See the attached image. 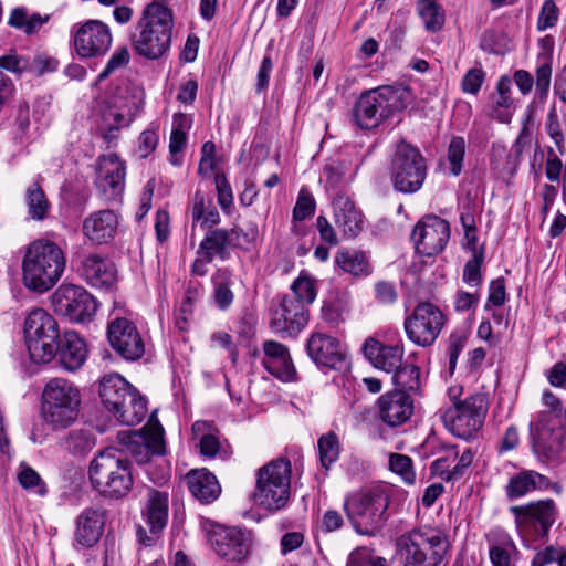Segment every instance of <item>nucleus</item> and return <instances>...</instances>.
Segmentation results:
<instances>
[{
    "mask_svg": "<svg viewBox=\"0 0 566 566\" xmlns=\"http://www.w3.org/2000/svg\"><path fill=\"white\" fill-rule=\"evenodd\" d=\"M126 168L117 155L99 156L96 161L95 187L105 200L111 201L122 196L125 188Z\"/></svg>",
    "mask_w": 566,
    "mask_h": 566,
    "instance_id": "19",
    "label": "nucleus"
},
{
    "mask_svg": "<svg viewBox=\"0 0 566 566\" xmlns=\"http://www.w3.org/2000/svg\"><path fill=\"white\" fill-rule=\"evenodd\" d=\"M262 365L271 375L282 381L296 379V370L289 348L276 340H265L263 343Z\"/></svg>",
    "mask_w": 566,
    "mask_h": 566,
    "instance_id": "27",
    "label": "nucleus"
},
{
    "mask_svg": "<svg viewBox=\"0 0 566 566\" xmlns=\"http://www.w3.org/2000/svg\"><path fill=\"white\" fill-rule=\"evenodd\" d=\"M512 512L517 518L530 517L537 521L544 532L551 527L555 520V504L553 500L533 502L527 505L514 506Z\"/></svg>",
    "mask_w": 566,
    "mask_h": 566,
    "instance_id": "37",
    "label": "nucleus"
},
{
    "mask_svg": "<svg viewBox=\"0 0 566 566\" xmlns=\"http://www.w3.org/2000/svg\"><path fill=\"white\" fill-rule=\"evenodd\" d=\"M483 262V253L472 255L463 269V281L470 286L479 287L482 284L481 265Z\"/></svg>",
    "mask_w": 566,
    "mask_h": 566,
    "instance_id": "54",
    "label": "nucleus"
},
{
    "mask_svg": "<svg viewBox=\"0 0 566 566\" xmlns=\"http://www.w3.org/2000/svg\"><path fill=\"white\" fill-rule=\"evenodd\" d=\"M107 338L112 348L126 360H138L145 354V343L139 331L125 317L108 323Z\"/></svg>",
    "mask_w": 566,
    "mask_h": 566,
    "instance_id": "17",
    "label": "nucleus"
},
{
    "mask_svg": "<svg viewBox=\"0 0 566 566\" xmlns=\"http://www.w3.org/2000/svg\"><path fill=\"white\" fill-rule=\"evenodd\" d=\"M536 430L549 448L557 450L566 440V417L563 411H541L536 421Z\"/></svg>",
    "mask_w": 566,
    "mask_h": 566,
    "instance_id": "33",
    "label": "nucleus"
},
{
    "mask_svg": "<svg viewBox=\"0 0 566 566\" xmlns=\"http://www.w3.org/2000/svg\"><path fill=\"white\" fill-rule=\"evenodd\" d=\"M145 103V92L137 85L120 88L105 112V119L113 118L119 125H129L140 113Z\"/></svg>",
    "mask_w": 566,
    "mask_h": 566,
    "instance_id": "21",
    "label": "nucleus"
},
{
    "mask_svg": "<svg viewBox=\"0 0 566 566\" xmlns=\"http://www.w3.org/2000/svg\"><path fill=\"white\" fill-rule=\"evenodd\" d=\"M308 322V308L287 294L277 298L271 308V328L282 335H297Z\"/></svg>",
    "mask_w": 566,
    "mask_h": 566,
    "instance_id": "18",
    "label": "nucleus"
},
{
    "mask_svg": "<svg viewBox=\"0 0 566 566\" xmlns=\"http://www.w3.org/2000/svg\"><path fill=\"white\" fill-rule=\"evenodd\" d=\"M130 60L129 51L126 46L118 48L109 57L105 69L98 74L97 80L103 81L114 71L124 67Z\"/></svg>",
    "mask_w": 566,
    "mask_h": 566,
    "instance_id": "55",
    "label": "nucleus"
},
{
    "mask_svg": "<svg viewBox=\"0 0 566 566\" xmlns=\"http://www.w3.org/2000/svg\"><path fill=\"white\" fill-rule=\"evenodd\" d=\"M392 380L398 390L417 391L420 388V368L415 365L400 366L394 371Z\"/></svg>",
    "mask_w": 566,
    "mask_h": 566,
    "instance_id": "47",
    "label": "nucleus"
},
{
    "mask_svg": "<svg viewBox=\"0 0 566 566\" xmlns=\"http://www.w3.org/2000/svg\"><path fill=\"white\" fill-rule=\"evenodd\" d=\"M515 549V544L509 535L500 533L489 552L493 566H511V554Z\"/></svg>",
    "mask_w": 566,
    "mask_h": 566,
    "instance_id": "46",
    "label": "nucleus"
},
{
    "mask_svg": "<svg viewBox=\"0 0 566 566\" xmlns=\"http://www.w3.org/2000/svg\"><path fill=\"white\" fill-rule=\"evenodd\" d=\"M511 78L507 76H501L497 84H496V92L497 97L494 102H496L497 105L504 106V107H512L513 106V99L511 97Z\"/></svg>",
    "mask_w": 566,
    "mask_h": 566,
    "instance_id": "63",
    "label": "nucleus"
},
{
    "mask_svg": "<svg viewBox=\"0 0 566 566\" xmlns=\"http://www.w3.org/2000/svg\"><path fill=\"white\" fill-rule=\"evenodd\" d=\"M186 482L190 493L202 503L214 501L221 492L217 478L206 469L191 471Z\"/></svg>",
    "mask_w": 566,
    "mask_h": 566,
    "instance_id": "34",
    "label": "nucleus"
},
{
    "mask_svg": "<svg viewBox=\"0 0 566 566\" xmlns=\"http://www.w3.org/2000/svg\"><path fill=\"white\" fill-rule=\"evenodd\" d=\"M88 478L93 488L109 499L125 497L134 484L130 462L123 451L114 448L94 457L90 463Z\"/></svg>",
    "mask_w": 566,
    "mask_h": 566,
    "instance_id": "4",
    "label": "nucleus"
},
{
    "mask_svg": "<svg viewBox=\"0 0 566 566\" xmlns=\"http://www.w3.org/2000/svg\"><path fill=\"white\" fill-rule=\"evenodd\" d=\"M208 541L218 557L227 562L241 563L250 554L251 534L240 527L212 525Z\"/></svg>",
    "mask_w": 566,
    "mask_h": 566,
    "instance_id": "15",
    "label": "nucleus"
},
{
    "mask_svg": "<svg viewBox=\"0 0 566 566\" xmlns=\"http://www.w3.org/2000/svg\"><path fill=\"white\" fill-rule=\"evenodd\" d=\"M118 422L125 426H136L140 423L147 415V403L145 398L136 391L123 406H119L113 412Z\"/></svg>",
    "mask_w": 566,
    "mask_h": 566,
    "instance_id": "39",
    "label": "nucleus"
},
{
    "mask_svg": "<svg viewBox=\"0 0 566 566\" xmlns=\"http://www.w3.org/2000/svg\"><path fill=\"white\" fill-rule=\"evenodd\" d=\"M290 297H295L304 307L307 308L317 295L316 280L307 272L302 271L291 285Z\"/></svg>",
    "mask_w": 566,
    "mask_h": 566,
    "instance_id": "44",
    "label": "nucleus"
},
{
    "mask_svg": "<svg viewBox=\"0 0 566 566\" xmlns=\"http://www.w3.org/2000/svg\"><path fill=\"white\" fill-rule=\"evenodd\" d=\"M335 263L355 276H366L370 273L368 261L360 251L342 249L336 253Z\"/></svg>",
    "mask_w": 566,
    "mask_h": 566,
    "instance_id": "41",
    "label": "nucleus"
},
{
    "mask_svg": "<svg viewBox=\"0 0 566 566\" xmlns=\"http://www.w3.org/2000/svg\"><path fill=\"white\" fill-rule=\"evenodd\" d=\"M345 524L343 515L336 510H327L322 517V530L332 533L340 530Z\"/></svg>",
    "mask_w": 566,
    "mask_h": 566,
    "instance_id": "64",
    "label": "nucleus"
},
{
    "mask_svg": "<svg viewBox=\"0 0 566 566\" xmlns=\"http://www.w3.org/2000/svg\"><path fill=\"white\" fill-rule=\"evenodd\" d=\"M315 207L316 202L312 193L306 188H302L293 208V220L302 221L313 216Z\"/></svg>",
    "mask_w": 566,
    "mask_h": 566,
    "instance_id": "51",
    "label": "nucleus"
},
{
    "mask_svg": "<svg viewBox=\"0 0 566 566\" xmlns=\"http://www.w3.org/2000/svg\"><path fill=\"white\" fill-rule=\"evenodd\" d=\"M465 154V142L463 137H452L448 148V160L451 165V174L459 176L462 171V163Z\"/></svg>",
    "mask_w": 566,
    "mask_h": 566,
    "instance_id": "52",
    "label": "nucleus"
},
{
    "mask_svg": "<svg viewBox=\"0 0 566 566\" xmlns=\"http://www.w3.org/2000/svg\"><path fill=\"white\" fill-rule=\"evenodd\" d=\"M549 486L551 481L547 476L534 470H523L510 479L505 491L509 499H517L532 491L545 490Z\"/></svg>",
    "mask_w": 566,
    "mask_h": 566,
    "instance_id": "35",
    "label": "nucleus"
},
{
    "mask_svg": "<svg viewBox=\"0 0 566 566\" xmlns=\"http://www.w3.org/2000/svg\"><path fill=\"white\" fill-rule=\"evenodd\" d=\"M146 517L151 534H159L168 520V493L149 490Z\"/></svg>",
    "mask_w": 566,
    "mask_h": 566,
    "instance_id": "36",
    "label": "nucleus"
},
{
    "mask_svg": "<svg viewBox=\"0 0 566 566\" xmlns=\"http://www.w3.org/2000/svg\"><path fill=\"white\" fill-rule=\"evenodd\" d=\"M23 332L31 359L38 364L52 361L54 344L60 338L54 317L44 308H33L25 317Z\"/></svg>",
    "mask_w": 566,
    "mask_h": 566,
    "instance_id": "9",
    "label": "nucleus"
},
{
    "mask_svg": "<svg viewBox=\"0 0 566 566\" xmlns=\"http://www.w3.org/2000/svg\"><path fill=\"white\" fill-rule=\"evenodd\" d=\"M232 247H242L239 230L213 229L205 234L196 254L211 261L214 258L227 260L229 258V249Z\"/></svg>",
    "mask_w": 566,
    "mask_h": 566,
    "instance_id": "26",
    "label": "nucleus"
},
{
    "mask_svg": "<svg viewBox=\"0 0 566 566\" xmlns=\"http://www.w3.org/2000/svg\"><path fill=\"white\" fill-rule=\"evenodd\" d=\"M390 495L384 486L365 488L347 494L343 509L358 535L375 536L386 524Z\"/></svg>",
    "mask_w": 566,
    "mask_h": 566,
    "instance_id": "3",
    "label": "nucleus"
},
{
    "mask_svg": "<svg viewBox=\"0 0 566 566\" xmlns=\"http://www.w3.org/2000/svg\"><path fill=\"white\" fill-rule=\"evenodd\" d=\"M379 417L390 427L405 423L413 413V400L402 390L387 392L378 399Z\"/></svg>",
    "mask_w": 566,
    "mask_h": 566,
    "instance_id": "28",
    "label": "nucleus"
},
{
    "mask_svg": "<svg viewBox=\"0 0 566 566\" xmlns=\"http://www.w3.org/2000/svg\"><path fill=\"white\" fill-rule=\"evenodd\" d=\"M450 239L449 222L438 216H428L420 220L412 232L416 250L424 256L442 252Z\"/></svg>",
    "mask_w": 566,
    "mask_h": 566,
    "instance_id": "16",
    "label": "nucleus"
},
{
    "mask_svg": "<svg viewBox=\"0 0 566 566\" xmlns=\"http://www.w3.org/2000/svg\"><path fill=\"white\" fill-rule=\"evenodd\" d=\"M386 563L384 557L374 556L367 548H358L349 555L346 566H386Z\"/></svg>",
    "mask_w": 566,
    "mask_h": 566,
    "instance_id": "56",
    "label": "nucleus"
},
{
    "mask_svg": "<svg viewBox=\"0 0 566 566\" xmlns=\"http://www.w3.org/2000/svg\"><path fill=\"white\" fill-rule=\"evenodd\" d=\"M334 220L344 235L354 238L363 229L361 213L349 197L338 193L333 200Z\"/></svg>",
    "mask_w": 566,
    "mask_h": 566,
    "instance_id": "32",
    "label": "nucleus"
},
{
    "mask_svg": "<svg viewBox=\"0 0 566 566\" xmlns=\"http://www.w3.org/2000/svg\"><path fill=\"white\" fill-rule=\"evenodd\" d=\"M0 67L12 73L21 74L29 67V61L15 53L0 56Z\"/></svg>",
    "mask_w": 566,
    "mask_h": 566,
    "instance_id": "62",
    "label": "nucleus"
},
{
    "mask_svg": "<svg viewBox=\"0 0 566 566\" xmlns=\"http://www.w3.org/2000/svg\"><path fill=\"white\" fill-rule=\"evenodd\" d=\"M118 224L117 214L111 209H103L83 220L82 233L93 245L107 244L115 239Z\"/></svg>",
    "mask_w": 566,
    "mask_h": 566,
    "instance_id": "25",
    "label": "nucleus"
},
{
    "mask_svg": "<svg viewBox=\"0 0 566 566\" xmlns=\"http://www.w3.org/2000/svg\"><path fill=\"white\" fill-rule=\"evenodd\" d=\"M104 512L96 507L84 509L75 520L74 541L84 548L93 547L104 531Z\"/></svg>",
    "mask_w": 566,
    "mask_h": 566,
    "instance_id": "29",
    "label": "nucleus"
},
{
    "mask_svg": "<svg viewBox=\"0 0 566 566\" xmlns=\"http://www.w3.org/2000/svg\"><path fill=\"white\" fill-rule=\"evenodd\" d=\"M55 314L74 323L92 321L97 311V302L83 286L61 284L50 296Z\"/></svg>",
    "mask_w": 566,
    "mask_h": 566,
    "instance_id": "12",
    "label": "nucleus"
},
{
    "mask_svg": "<svg viewBox=\"0 0 566 566\" xmlns=\"http://www.w3.org/2000/svg\"><path fill=\"white\" fill-rule=\"evenodd\" d=\"M18 480L23 489L31 490L40 496H44L48 492L46 485L39 473L27 464H21Z\"/></svg>",
    "mask_w": 566,
    "mask_h": 566,
    "instance_id": "49",
    "label": "nucleus"
},
{
    "mask_svg": "<svg viewBox=\"0 0 566 566\" xmlns=\"http://www.w3.org/2000/svg\"><path fill=\"white\" fill-rule=\"evenodd\" d=\"M213 298L220 310L228 308L233 302L231 291V273L227 269H219L212 276Z\"/></svg>",
    "mask_w": 566,
    "mask_h": 566,
    "instance_id": "43",
    "label": "nucleus"
},
{
    "mask_svg": "<svg viewBox=\"0 0 566 566\" xmlns=\"http://www.w3.org/2000/svg\"><path fill=\"white\" fill-rule=\"evenodd\" d=\"M292 464L286 458L269 461L256 470L254 504L269 512L283 510L291 497Z\"/></svg>",
    "mask_w": 566,
    "mask_h": 566,
    "instance_id": "7",
    "label": "nucleus"
},
{
    "mask_svg": "<svg viewBox=\"0 0 566 566\" xmlns=\"http://www.w3.org/2000/svg\"><path fill=\"white\" fill-rule=\"evenodd\" d=\"M565 164L556 155L554 149L549 148L545 160V176L551 182H559L564 175Z\"/></svg>",
    "mask_w": 566,
    "mask_h": 566,
    "instance_id": "58",
    "label": "nucleus"
},
{
    "mask_svg": "<svg viewBox=\"0 0 566 566\" xmlns=\"http://www.w3.org/2000/svg\"><path fill=\"white\" fill-rule=\"evenodd\" d=\"M402 107L399 91L380 86L366 91L355 102L353 119L361 129H373L392 117Z\"/></svg>",
    "mask_w": 566,
    "mask_h": 566,
    "instance_id": "8",
    "label": "nucleus"
},
{
    "mask_svg": "<svg viewBox=\"0 0 566 566\" xmlns=\"http://www.w3.org/2000/svg\"><path fill=\"white\" fill-rule=\"evenodd\" d=\"M426 159L420 150L401 140L391 156L390 176L394 188L403 193H415L427 177Z\"/></svg>",
    "mask_w": 566,
    "mask_h": 566,
    "instance_id": "11",
    "label": "nucleus"
},
{
    "mask_svg": "<svg viewBox=\"0 0 566 566\" xmlns=\"http://www.w3.org/2000/svg\"><path fill=\"white\" fill-rule=\"evenodd\" d=\"M81 392L71 380L62 377L50 379L43 387L41 417L52 431L71 427L78 418Z\"/></svg>",
    "mask_w": 566,
    "mask_h": 566,
    "instance_id": "5",
    "label": "nucleus"
},
{
    "mask_svg": "<svg viewBox=\"0 0 566 566\" xmlns=\"http://www.w3.org/2000/svg\"><path fill=\"white\" fill-rule=\"evenodd\" d=\"M66 449L73 453L83 452L91 448L92 440L88 432L84 430H72L64 440Z\"/></svg>",
    "mask_w": 566,
    "mask_h": 566,
    "instance_id": "57",
    "label": "nucleus"
},
{
    "mask_svg": "<svg viewBox=\"0 0 566 566\" xmlns=\"http://www.w3.org/2000/svg\"><path fill=\"white\" fill-rule=\"evenodd\" d=\"M486 73L481 66H475L467 71L461 81V88L464 93L478 95L484 81Z\"/></svg>",
    "mask_w": 566,
    "mask_h": 566,
    "instance_id": "53",
    "label": "nucleus"
},
{
    "mask_svg": "<svg viewBox=\"0 0 566 566\" xmlns=\"http://www.w3.org/2000/svg\"><path fill=\"white\" fill-rule=\"evenodd\" d=\"M25 205L31 220L43 221L50 216L51 203L42 187L36 182L27 188Z\"/></svg>",
    "mask_w": 566,
    "mask_h": 566,
    "instance_id": "40",
    "label": "nucleus"
},
{
    "mask_svg": "<svg viewBox=\"0 0 566 566\" xmlns=\"http://www.w3.org/2000/svg\"><path fill=\"white\" fill-rule=\"evenodd\" d=\"M306 352L310 358L317 365L336 369L344 363L345 353L340 342L324 333H314L307 339Z\"/></svg>",
    "mask_w": 566,
    "mask_h": 566,
    "instance_id": "23",
    "label": "nucleus"
},
{
    "mask_svg": "<svg viewBox=\"0 0 566 566\" xmlns=\"http://www.w3.org/2000/svg\"><path fill=\"white\" fill-rule=\"evenodd\" d=\"M417 11L427 31L437 32L444 24V10L437 0H419Z\"/></svg>",
    "mask_w": 566,
    "mask_h": 566,
    "instance_id": "42",
    "label": "nucleus"
},
{
    "mask_svg": "<svg viewBox=\"0 0 566 566\" xmlns=\"http://www.w3.org/2000/svg\"><path fill=\"white\" fill-rule=\"evenodd\" d=\"M59 366L70 373L78 370L87 359L88 349L85 340L74 331L65 332L54 344Z\"/></svg>",
    "mask_w": 566,
    "mask_h": 566,
    "instance_id": "22",
    "label": "nucleus"
},
{
    "mask_svg": "<svg viewBox=\"0 0 566 566\" xmlns=\"http://www.w3.org/2000/svg\"><path fill=\"white\" fill-rule=\"evenodd\" d=\"M363 353L376 368L394 373L402 364L405 349L401 344L384 345L374 338H368L364 343Z\"/></svg>",
    "mask_w": 566,
    "mask_h": 566,
    "instance_id": "30",
    "label": "nucleus"
},
{
    "mask_svg": "<svg viewBox=\"0 0 566 566\" xmlns=\"http://www.w3.org/2000/svg\"><path fill=\"white\" fill-rule=\"evenodd\" d=\"M558 21V8L553 0H545L537 20V29L544 31Z\"/></svg>",
    "mask_w": 566,
    "mask_h": 566,
    "instance_id": "59",
    "label": "nucleus"
},
{
    "mask_svg": "<svg viewBox=\"0 0 566 566\" xmlns=\"http://www.w3.org/2000/svg\"><path fill=\"white\" fill-rule=\"evenodd\" d=\"M449 547L446 533L429 526L413 528L397 541L402 566H440Z\"/></svg>",
    "mask_w": 566,
    "mask_h": 566,
    "instance_id": "6",
    "label": "nucleus"
},
{
    "mask_svg": "<svg viewBox=\"0 0 566 566\" xmlns=\"http://www.w3.org/2000/svg\"><path fill=\"white\" fill-rule=\"evenodd\" d=\"M216 188L218 192V202L220 207L226 210L233 202V193L231 186L223 174H217L214 176Z\"/></svg>",
    "mask_w": 566,
    "mask_h": 566,
    "instance_id": "60",
    "label": "nucleus"
},
{
    "mask_svg": "<svg viewBox=\"0 0 566 566\" xmlns=\"http://www.w3.org/2000/svg\"><path fill=\"white\" fill-rule=\"evenodd\" d=\"M317 447L322 465L329 469L340 454V442L337 434L333 431L323 434L317 441Z\"/></svg>",
    "mask_w": 566,
    "mask_h": 566,
    "instance_id": "45",
    "label": "nucleus"
},
{
    "mask_svg": "<svg viewBox=\"0 0 566 566\" xmlns=\"http://www.w3.org/2000/svg\"><path fill=\"white\" fill-rule=\"evenodd\" d=\"M446 316L442 311L430 302H421L403 323L406 335L410 342L420 347L431 346L441 333Z\"/></svg>",
    "mask_w": 566,
    "mask_h": 566,
    "instance_id": "13",
    "label": "nucleus"
},
{
    "mask_svg": "<svg viewBox=\"0 0 566 566\" xmlns=\"http://www.w3.org/2000/svg\"><path fill=\"white\" fill-rule=\"evenodd\" d=\"M64 251L53 241H33L22 259V283L31 292L43 294L61 279L65 270Z\"/></svg>",
    "mask_w": 566,
    "mask_h": 566,
    "instance_id": "1",
    "label": "nucleus"
},
{
    "mask_svg": "<svg viewBox=\"0 0 566 566\" xmlns=\"http://www.w3.org/2000/svg\"><path fill=\"white\" fill-rule=\"evenodd\" d=\"M78 273L88 285L96 289L112 287L117 281V269L114 262L97 253H90L82 258Z\"/></svg>",
    "mask_w": 566,
    "mask_h": 566,
    "instance_id": "24",
    "label": "nucleus"
},
{
    "mask_svg": "<svg viewBox=\"0 0 566 566\" xmlns=\"http://www.w3.org/2000/svg\"><path fill=\"white\" fill-rule=\"evenodd\" d=\"M49 20V14L42 15L38 12H30L27 7H17L11 10L8 24L31 35L36 33Z\"/></svg>",
    "mask_w": 566,
    "mask_h": 566,
    "instance_id": "38",
    "label": "nucleus"
},
{
    "mask_svg": "<svg viewBox=\"0 0 566 566\" xmlns=\"http://www.w3.org/2000/svg\"><path fill=\"white\" fill-rule=\"evenodd\" d=\"M448 452L453 460L458 459L457 464L453 467V475L457 479L461 478L465 470L472 464L473 452L471 449H465L461 455L458 454L455 447H450Z\"/></svg>",
    "mask_w": 566,
    "mask_h": 566,
    "instance_id": "61",
    "label": "nucleus"
},
{
    "mask_svg": "<svg viewBox=\"0 0 566 566\" xmlns=\"http://www.w3.org/2000/svg\"><path fill=\"white\" fill-rule=\"evenodd\" d=\"M536 80L535 87L536 93L539 98H545L547 96L551 78H552V56L551 54L543 53L538 55V65L536 67Z\"/></svg>",
    "mask_w": 566,
    "mask_h": 566,
    "instance_id": "48",
    "label": "nucleus"
},
{
    "mask_svg": "<svg viewBox=\"0 0 566 566\" xmlns=\"http://www.w3.org/2000/svg\"><path fill=\"white\" fill-rule=\"evenodd\" d=\"M174 17L163 0L147 4L130 33L134 51L146 59L156 60L170 48Z\"/></svg>",
    "mask_w": 566,
    "mask_h": 566,
    "instance_id": "2",
    "label": "nucleus"
},
{
    "mask_svg": "<svg viewBox=\"0 0 566 566\" xmlns=\"http://www.w3.org/2000/svg\"><path fill=\"white\" fill-rule=\"evenodd\" d=\"M112 33L107 24L99 20L84 22L74 34V49L81 57L104 55L111 48Z\"/></svg>",
    "mask_w": 566,
    "mask_h": 566,
    "instance_id": "20",
    "label": "nucleus"
},
{
    "mask_svg": "<svg viewBox=\"0 0 566 566\" xmlns=\"http://www.w3.org/2000/svg\"><path fill=\"white\" fill-rule=\"evenodd\" d=\"M390 470L400 475L405 483L413 484L416 482V473L410 457L400 453H392L389 458Z\"/></svg>",
    "mask_w": 566,
    "mask_h": 566,
    "instance_id": "50",
    "label": "nucleus"
},
{
    "mask_svg": "<svg viewBox=\"0 0 566 566\" xmlns=\"http://www.w3.org/2000/svg\"><path fill=\"white\" fill-rule=\"evenodd\" d=\"M489 403L484 394H475L459 400L442 415L444 427L463 440L475 439L480 433Z\"/></svg>",
    "mask_w": 566,
    "mask_h": 566,
    "instance_id": "10",
    "label": "nucleus"
},
{
    "mask_svg": "<svg viewBox=\"0 0 566 566\" xmlns=\"http://www.w3.org/2000/svg\"><path fill=\"white\" fill-rule=\"evenodd\" d=\"M119 442L137 463H146L150 457L165 453L164 428L153 413L149 422L139 431H122Z\"/></svg>",
    "mask_w": 566,
    "mask_h": 566,
    "instance_id": "14",
    "label": "nucleus"
},
{
    "mask_svg": "<svg viewBox=\"0 0 566 566\" xmlns=\"http://www.w3.org/2000/svg\"><path fill=\"white\" fill-rule=\"evenodd\" d=\"M136 391L137 389L119 374H107L101 379L99 397L109 412L123 406L126 399H129Z\"/></svg>",
    "mask_w": 566,
    "mask_h": 566,
    "instance_id": "31",
    "label": "nucleus"
}]
</instances>
